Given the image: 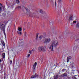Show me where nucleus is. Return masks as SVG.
<instances>
[{
    "mask_svg": "<svg viewBox=\"0 0 79 79\" xmlns=\"http://www.w3.org/2000/svg\"><path fill=\"white\" fill-rule=\"evenodd\" d=\"M40 13H41V14H42V13H43V14H44V15H46V14H47V13L45 12H43V11L41 9L40 10Z\"/></svg>",
    "mask_w": 79,
    "mask_h": 79,
    "instance_id": "obj_8",
    "label": "nucleus"
},
{
    "mask_svg": "<svg viewBox=\"0 0 79 79\" xmlns=\"http://www.w3.org/2000/svg\"><path fill=\"white\" fill-rule=\"evenodd\" d=\"M28 15L29 16H30V15H29V14H28Z\"/></svg>",
    "mask_w": 79,
    "mask_h": 79,
    "instance_id": "obj_42",
    "label": "nucleus"
},
{
    "mask_svg": "<svg viewBox=\"0 0 79 79\" xmlns=\"http://www.w3.org/2000/svg\"><path fill=\"white\" fill-rule=\"evenodd\" d=\"M73 14L70 15L69 17V21H73Z\"/></svg>",
    "mask_w": 79,
    "mask_h": 79,
    "instance_id": "obj_6",
    "label": "nucleus"
},
{
    "mask_svg": "<svg viewBox=\"0 0 79 79\" xmlns=\"http://www.w3.org/2000/svg\"><path fill=\"white\" fill-rule=\"evenodd\" d=\"M73 71V70H72V71Z\"/></svg>",
    "mask_w": 79,
    "mask_h": 79,
    "instance_id": "obj_43",
    "label": "nucleus"
},
{
    "mask_svg": "<svg viewBox=\"0 0 79 79\" xmlns=\"http://www.w3.org/2000/svg\"><path fill=\"white\" fill-rule=\"evenodd\" d=\"M18 34L19 35H21L22 34V32H21L19 31L18 32Z\"/></svg>",
    "mask_w": 79,
    "mask_h": 79,
    "instance_id": "obj_23",
    "label": "nucleus"
},
{
    "mask_svg": "<svg viewBox=\"0 0 79 79\" xmlns=\"http://www.w3.org/2000/svg\"><path fill=\"white\" fill-rule=\"evenodd\" d=\"M21 6H18V7H17L16 8V9H21Z\"/></svg>",
    "mask_w": 79,
    "mask_h": 79,
    "instance_id": "obj_21",
    "label": "nucleus"
},
{
    "mask_svg": "<svg viewBox=\"0 0 79 79\" xmlns=\"http://www.w3.org/2000/svg\"><path fill=\"white\" fill-rule=\"evenodd\" d=\"M58 44V42L57 40L53 41L52 42L51 45L49 47L50 49H51V51H53V48H55Z\"/></svg>",
    "mask_w": 79,
    "mask_h": 79,
    "instance_id": "obj_1",
    "label": "nucleus"
},
{
    "mask_svg": "<svg viewBox=\"0 0 79 79\" xmlns=\"http://www.w3.org/2000/svg\"><path fill=\"white\" fill-rule=\"evenodd\" d=\"M36 14L35 13H33L32 14V16L33 17V18H34V17H37L36 16Z\"/></svg>",
    "mask_w": 79,
    "mask_h": 79,
    "instance_id": "obj_11",
    "label": "nucleus"
},
{
    "mask_svg": "<svg viewBox=\"0 0 79 79\" xmlns=\"http://www.w3.org/2000/svg\"><path fill=\"white\" fill-rule=\"evenodd\" d=\"M62 77H65V76H67V74L66 73H64L62 75Z\"/></svg>",
    "mask_w": 79,
    "mask_h": 79,
    "instance_id": "obj_14",
    "label": "nucleus"
},
{
    "mask_svg": "<svg viewBox=\"0 0 79 79\" xmlns=\"http://www.w3.org/2000/svg\"><path fill=\"white\" fill-rule=\"evenodd\" d=\"M4 24H3V22H1L0 23V29L2 30V29H3V30H5V26L4 25Z\"/></svg>",
    "mask_w": 79,
    "mask_h": 79,
    "instance_id": "obj_2",
    "label": "nucleus"
},
{
    "mask_svg": "<svg viewBox=\"0 0 79 79\" xmlns=\"http://www.w3.org/2000/svg\"><path fill=\"white\" fill-rule=\"evenodd\" d=\"M18 30L19 31H22V28L21 27L19 28V27H18Z\"/></svg>",
    "mask_w": 79,
    "mask_h": 79,
    "instance_id": "obj_18",
    "label": "nucleus"
},
{
    "mask_svg": "<svg viewBox=\"0 0 79 79\" xmlns=\"http://www.w3.org/2000/svg\"><path fill=\"white\" fill-rule=\"evenodd\" d=\"M12 60H10V64H12Z\"/></svg>",
    "mask_w": 79,
    "mask_h": 79,
    "instance_id": "obj_31",
    "label": "nucleus"
},
{
    "mask_svg": "<svg viewBox=\"0 0 79 79\" xmlns=\"http://www.w3.org/2000/svg\"><path fill=\"white\" fill-rule=\"evenodd\" d=\"M6 11H4V13L2 15V16H5L6 15Z\"/></svg>",
    "mask_w": 79,
    "mask_h": 79,
    "instance_id": "obj_17",
    "label": "nucleus"
},
{
    "mask_svg": "<svg viewBox=\"0 0 79 79\" xmlns=\"http://www.w3.org/2000/svg\"><path fill=\"white\" fill-rule=\"evenodd\" d=\"M2 57L3 58H5V52H3L2 53Z\"/></svg>",
    "mask_w": 79,
    "mask_h": 79,
    "instance_id": "obj_15",
    "label": "nucleus"
},
{
    "mask_svg": "<svg viewBox=\"0 0 79 79\" xmlns=\"http://www.w3.org/2000/svg\"><path fill=\"white\" fill-rule=\"evenodd\" d=\"M16 0H14V2L13 3L14 5H15L16 3Z\"/></svg>",
    "mask_w": 79,
    "mask_h": 79,
    "instance_id": "obj_27",
    "label": "nucleus"
},
{
    "mask_svg": "<svg viewBox=\"0 0 79 79\" xmlns=\"http://www.w3.org/2000/svg\"><path fill=\"white\" fill-rule=\"evenodd\" d=\"M77 23V21H73V23L74 24V23Z\"/></svg>",
    "mask_w": 79,
    "mask_h": 79,
    "instance_id": "obj_29",
    "label": "nucleus"
},
{
    "mask_svg": "<svg viewBox=\"0 0 79 79\" xmlns=\"http://www.w3.org/2000/svg\"><path fill=\"white\" fill-rule=\"evenodd\" d=\"M16 3L17 4L19 3V0H16Z\"/></svg>",
    "mask_w": 79,
    "mask_h": 79,
    "instance_id": "obj_22",
    "label": "nucleus"
},
{
    "mask_svg": "<svg viewBox=\"0 0 79 79\" xmlns=\"http://www.w3.org/2000/svg\"><path fill=\"white\" fill-rule=\"evenodd\" d=\"M36 66H37V62H36L33 65V72L34 73H35V67H36Z\"/></svg>",
    "mask_w": 79,
    "mask_h": 79,
    "instance_id": "obj_5",
    "label": "nucleus"
},
{
    "mask_svg": "<svg viewBox=\"0 0 79 79\" xmlns=\"http://www.w3.org/2000/svg\"><path fill=\"white\" fill-rule=\"evenodd\" d=\"M27 34V33H26V32H25L24 35V36L26 37Z\"/></svg>",
    "mask_w": 79,
    "mask_h": 79,
    "instance_id": "obj_30",
    "label": "nucleus"
},
{
    "mask_svg": "<svg viewBox=\"0 0 79 79\" xmlns=\"http://www.w3.org/2000/svg\"><path fill=\"white\" fill-rule=\"evenodd\" d=\"M39 38L40 39V40H42V38H44V36L43 35H40L39 36Z\"/></svg>",
    "mask_w": 79,
    "mask_h": 79,
    "instance_id": "obj_13",
    "label": "nucleus"
},
{
    "mask_svg": "<svg viewBox=\"0 0 79 79\" xmlns=\"http://www.w3.org/2000/svg\"><path fill=\"white\" fill-rule=\"evenodd\" d=\"M30 55H31L30 54H28L27 56V57L29 58V56H30Z\"/></svg>",
    "mask_w": 79,
    "mask_h": 79,
    "instance_id": "obj_32",
    "label": "nucleus"
},
{
    "mask_svg": "<svg viewBox=\"0 0 79 79\" xmlns=\"http://www.w3.org/2000/svg\"><path fill=\"white\" fill-rule=\"evenodd\" d=\"M1 15H0V16H1Z\"/></svg>",
    "mask_w": 79,
    "mask_h": 79,
    "instance_id": "obj_44",
    "label": "nucleus"
},
{
    "mask_svg": "<svg viewBox=\"0 0 79 79\" xmlns=\"http://www.w3.org/2000/svg\"><path fill=\"white\" fill-rule=\"evenodd\" d=\"M76 27H77V28H79V23H77Z\"/></svg>",
    "mask_w": 79,
    "mask_h": 79,
    "instance_id": "obj_16",
    "label": "nucleus"
},
{
    "mask_svg": "<svg viewBox=\"0 0 79 79\" xmlns=\"http://www.w3.org/2000/svg\"><path fill=\"white\" fill-rule=\"evenodd\" d=\"M78 48V46H74L73 48V50L74 52H76V50Z\"/></svg>",
    "mask_w": 79,
    "mask_h": 79,
    "instance_id": "obj_9",
    "label": "nucleus"
},
{
    "mask_svg": "<svg viewBox=\"0 0 79 79\" xmlns=\"http://www.w3.org/2000/svg\"><path fill=\"white\" fill-rule=\"evenodd\" d=\"M56 6V2H55V6Z\"/></svg>",
    "mask_w": 79,
    "mask_h": 79,
    "instance_id": "obj_37",
    "label": "nucleus"
},
{
    "mask_svg": "<svg viewBox=\"0 0 79 79\" xmlns=\"http://www.w3.org/2000/svg\"><path fill=\"white\" fill-rule=\"evenodd\" d=\"M32 51H33V50H32L31 51L30 50L29 51V53H30V54H31V53H32Z\"/></svg>",
    "mask_w": 79,
    "mask_h": 79,
    "instance_id": "obj_26",
    "label": "nucleus"
},
{
    "mask_svg": "<svg viewBox=\"0 0 79 79\" xmlns=\"http://www.w3.org/2000/svg\"><path fill=\"white\" fill-rule=\"evenodd\" d=\"M25 8L26 9L27 11V13H29V12L30 11V10H28L27 8L25 7Z\"/></svg>",
    "mask_w": 79,
    "mask_h": 79,
    "instance_id": "obj_12",
    "label": "nucleus"
},
{
    "mask_svg": "<svg viewBox=\"0 0 79 79\" xmlns=\"http://www.w3.org/2000/svg\"><path fill=\"white\" fill-rule=\"evenodd\" d=\"M35 77H37L38 76V75L37 74L35 73Z\"/></svg>",
    "mask_w": 79,
    "mask_h": 79,
    "instance_id": "obj_28",
    "label": "nucleus"
},
{
    "mask_svg": "<svg viewBox=\"0 0 79 79\" xmlns=\"http://www.w3.org/2000/svg\"><path fill=\"white\" fill-rule=\"evenodd\" d=\"M2 62V60L0 59V63H1Z\"/></svg>",
    "mask_w": 79,
    "mask_h": 79,
    "instance_id": "obj_39",
    "label": "nucleus"
},
{
    "mask_svg": "<svg viewBox=\"0 0 79 79\" xmlns=\"http://www.w3.org/2000/svg\"><path fill=\"white\" fill-rule=\"evenodd\" d=\"M73 79H77V78H76V77H74Z\"/></svg>",
    "mask_w": 79,
    "mask_h": 79,
    "instance_id": "obj_34",
    "label": "nucleus"
},
{
    "mask_svg": "<svg viewBox=\"0 0 79 79\" xmlns=\"http://www.w3.org/2000/svg\"><path fill=\"white\" fill-rule=\"evenodd\" d=\"M45 49H44V48L43 46H39L38 48V50L39 52H45V49H46V48L45 47Z\"/></svg>",
    "mask_w": 79,
    "mask_h": 79,
    "instance_id": "obj_3",
    "label": "nucleus"
},
{
    "mask_svg": "<svg viewBox=\"0 0 79 79\" xmlns=\"http://www.w3.org/2000/svg\"><path fill=\"white\" fill-rule=\"evenodd\" d=\"M64 70H66V69H62V71H63V72H64Z\"/></svg>",
    "mask_w": 79,
    "mask_h": 79,
    "instance_id": "obj_35",
    "label": "nucleus"
},
{
    "mask_svg": "<svg viewBox=\"0 0 79 79\" xmlns=\"http://www.w3.org/2000/svg\"><path fill=\"white\" fill-rule=\"evenodd\" d=\"M58 1L59 3H60L61 2H63V1L62 0H58Z\"/></svg>",
    "mask_w": 79,
    "mask_h": 79,
    "instance_id": "obj_24",
    "label": "nucleus"
},
{
    "mask_svg": "<svg viewBox=\"0 0 79 79\" xmlns=\"http://www.w3.org/2000/svg\"><path fill=\"white\" fill-rule=\"evenodd\" d=\"M79 40V39H77V40H76V41H77V40Z\"/></svg>",
    "mask_w": 79,
    "mask_h": 79,
    "instance_id": "obj_38",
    "label": "nucleus"
},
{
    "mask_svg": "<svg viewBox=\"0 0 79 79\" xmlns=\"http://www.w3.org/2000/svg\"><path fill=\"white\" fill-rule=\"evenodd\" d=\"M50 40V38H47L45 39V40L44 42V43H49Z\"/></svg>",
    "mask_w": 79,
    "mask_h": 79,
    "instance_id": "obj_4",
    "label": "nucleus"
},
{
    "mask_svg": "<svg viewBox=\"0 0 79 79\" xmlns=\"http://www.w3.org/2000/svg\"><path fill=\"white\" fill-rule=\"evenodd\" d=\"M31 78H32V79L33 78H35V75H33L31 77Z\"/></svg>",
    "mask_w": 79,
    "mask_h": 79,
    "instance_id": "obj_25",
    "label": "nucleus"
},
{
    "mask_svg": "<svg viewBox=\"0 0 79 79\" xmlns=\"http://www.w3.org/2000/svg\"><path fill=\"white\" fill-rule=\"evenodd\" d=\"M4 35H5V32H4Z\"/></svg>",
    "mask_w": 79,
    "mask_h": 79,
    "instance_id": "obj_40",
    "label": "nucleus"
},
{
    "mask_svg": "<svg viewBox=\"0 0 79 79\" xmlns=\"http://www.w3.org/2000/svg\"><path fill=\"white\" fill-rule=\"evenodd\" d=\"M71 59V57L70 56H68L67 59V63H69V61Z\"/></svg>",
    "mask_w": 79,
    "mask_h": 79,
    "instance_id": "obj_7",
    "label": "nucleus"
},
{
    "mask_svg": "<svg viewBox=\"0 0 79 79\" xmlns=\"http://www.w3.org/2000/svg\"><path fill=\"white\" fill-rule=\"evenodd\" d=\"M6 3L8 7H10V6H11V3L10 2H8V3L7 4V2H6Z\"/></svg>",
    "mask_w": 79,
    "mask_h": 79,
    "instance_id": "obj_10",
    "label": "nucleus"
},
{
    "mask_svg": "<svg viewBox=\"0 0 79 79\" xmlns=\"http://www.w3.org/2000/svg\"><path fill=\"white\" fill-rule=\"evenodd\" d=\"M2 6V3H0V6Z\"/></svg>",
    "mask_w": 79,
    "mask_h": 79,
    "instance_id": "obj_36",
    "label": "nucleus"
},
{
    "mask_svg": "<svg viewBox=\"0 0 79 79\" xmlns=\"http://www.w3.org/2000/svg\"><path fill=\"white\" fill-rule=\"evenodd\" d=\"M2 69H1V70H0V72H1V71H2Z\"/></svg>",
    "mask_w": 79,
    "mask_h": 79,
    "instance_id": "obj_41",
    "label": "nucleus"
},
{
    "mask_svg": "<svg viewBox=\"0 0 79 79\" xmlns=\"http://www.w3.org/2000/svg\"><path fill=\"white\" fill-rule=\"evenodd\" d=\"M2 11V9H1V7L0 6V12Z\"/></svg>",
    "mask_w": 79,
    "mask_h": 79,
    "instance_id": "obj_33",
    "label": "nucleus"
},
{
    "mask_svg": "<svg viewBox=\"0 0 79 79\" xmlns=\"http://www.w3.org/2000/svg\"><path fill=\"white\" fill-rule=\"evenodd\" d=\"M2 43L3 45V46H4V47H5V42H4V41H2Z\"/></svg>",
    "mask_w": 79,
    "mask_h": 79,
    "instance_id": "obj_19",
    "label": "nucleus"
},
{
    "mask_svg": "<svg viewBox=\"0 0 79 79\" xmlns=\"http://www.w3.org/2000/svg\"><path fill=\"white\" fill-rule=\"evenodd\" d=\"M38 35H39V34L37 33L36 36V37L35 38V39H36V40H37V38H38Z\"/></svg>",
    "mask_w": 79,
    "mask_h": 79,
    "instance_id": "obj_20",
    "label": "nucleus"
}]
</instances>
